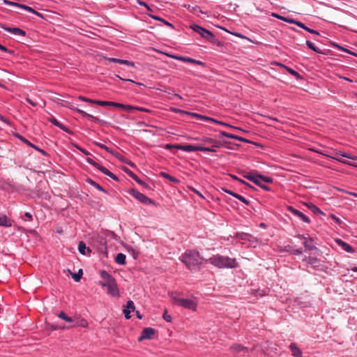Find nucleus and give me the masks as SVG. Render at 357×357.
<instances>
[{
  "label": "nucleus",
  "mask_w": 357,
  "mask_h": 357,
  "mask_svg": "<svg viewBox=\"0 0 357 357\" xmlns=\"http://www.w3.org/2000/svg\"><path fill=\"white\" fill-rule=\"evenodd\" d=\"M95 144L96 146H98V147L102 149H105V151H107V152L109 153H112L111 149H109V147H107V146L101 144V143H99V142H96Z\"/></svg>",
  "instance_id": "43"
},
{
  "label": "nucleus",
  "mask_w": 357,
  "mask_h": 357,
  "mask_svg": "<svg viewBox=\"0 0 357 357\" xmlns=\"http://www.w3.org/2000/svg\"><path fill=\"white\" fill-rule=\"evenodd\" d=\"M232 196L234 197L235 198L238 199V200H240L241 202H242L243 203H244L245 205H249L250 204V201L246 199L245 197H243V196L237 194V193H235V194H232Z\"/></svg>",
  "instance_id": "37"
},
{
  "label": "nucleus",
  "mask_w": 357,
  "mask_h": 357,
  "mask_svg": "<svg viewBox=\"0 0 357 357\" xmlns=\"http://www.w3.org/2000/svg\"><path fill=\"white\" fill-rule=\"evenodd\" d=\"M206 261L218 268H234L238 266V263L235 258L220 255H214Z\"/></svg>",
  "instance_id": "2"
},
{
  "label": "nucleus",
  "mask_w": 357,
  "mask_h": 357,
  "mask_svg": "<svg viewBox=\"0 0 357 357\" xmlns=\"http://www.w3.org/2000/svg\"><path fill=\"white\" fill-rule=\"evenodd\" d=\"M220 134L221 136H224V137H228V138H231V139H237V140L241 141V142H248L247 139H245V138H243L242 137H239L238 135L230 134V133H228V132H225V131H221L220 132Z\"/></svg>",
  "instance_id": "23"
},
{
  "label": "nucleus",
  "mask_w": 357,
  "mask_h": 357,
  "mask_svg": "<svg viewBox=\"0 0 357 357\" xmlns=\"http://www.w3.org/2000/svg\"><path fill=\"white\" fill-rule=\"evenodd\" d=\"M58 317L60 319H63V320H64V321H66V322H68V323H71L73 321L72 317L67 316L66 314V313L64 312H63V311H61V312H60L59 313Z\"/></svg>",
  "instance_id": "35"
},
{
  "label": "nucleus",
  "mask_w": 357,
  "mask_h": 357,
  "mask_svg": "<svg viewBox=\"0 0 357 357\" xmlns=\"http://www.w3.org/2000/svg\"><path fill=\"white\" fill-rule=\"evenodd\" d=\"M180 260L185 264L189 270L196 271L200 269L204 258L199 252L193 250H187L181 257Z\"/></svg>",
  "instance_id": "1"
},
{
  "label": "nucleus",
  "mask_w": 357,
  "mask_h": 357,
  "mask_svg": "<svg viewBox=\"0 0 357 357\" xmlns=\"http://www.w3.org/2000/svg\"><path fill=\"white\" fill-rule=\"evenodd\" d=\"M295 24H296L298 26L303 29L305 30L307 26L305 25V24H303V22H300V21H296V22H295Z\"/></svg>",
  "instance_id": "52"
},
{
  "label": "nucleus",
  "mask_w": 357,
  "mask_h": 357,
  "mask_svg": "<svg viewBox=\"0 0 357 357\" xmlns=\"http://www.w3.org/2000/svg\"><path fill=\"white\" fill-rule=\"evenodd\" d=\"M307 207L315 214H321L322 211L315 205L309 204L307 205Z\"/></svg>",
  "instance_id": "36"
},
{
  "label": "nucleus",
  "mask_w": 357,
  "mask_h": 357,
  "mask_svg": "<svg viewBox=\"0 0 357 357\" xmlns=\"http://www.w3.org/2000/svg\"><path fill=\"white\" fill-rule=\"evenodd\" d=\"M288 211L294 215L298 217L300 220H301L303 222L305 223H310V219L306 216L305 214H303L300 211L294 208L292 206L288 207Z\"/></svg>",
  "instance_id": "8"
},
{
  "label": "nucleus",
  "mask_w": 357,
  "mask_h": 357,
  "mask_svg": "<svg viewBox=\"0 0 357 357\" xmlns=\"http://www.w3.org/2000/svg\"><path fill=\"white\" fill-rule=\"evenodd\" d=\"M86 181L88 183H89L91 185L95 187L98 190L105 192H106V190L102 186H100L98 183H97L93 180H92L91 178H87Z\"/></svg>",
  "instance_id": "33"
},
{
  "label": "nucleus",
  "mask_w": 357,
  "mask_h": 357,
  "mask_svg": "<svg viewBox=\"0 0 357 357\" xmlns=\"http://www.w3.org/2000/svg\"><path fill=\"white\" fill-rule=\"evenodd\" d=\"M213 147L220 148V147L222 146L221 142H218L216 140H215L214 143H213Z\"/></svg>",
  "instance_id": "55"
},
{
  "label": "nucleus",
  "mask_w": 357,
  "mask_h": 357,
  "mask_svg": "<svg viewBox=\"0 0 357 357\" xmlns=\"http://www.w3.org/2000/svg\"><path fill=\"white\" fill-rule=\"evenodd\" d=\"M20 8H22L28 12L32 13L38 16H41V14L40 13L35 10L33 8L28 6L26 5L22 4V6H20Z\"/></svg>",
  "instance_id": "34"
},
{
  "label": "nucleus",
  "mask_w": 357,
  "mask_h": 357,
  "mask_svg": "<svg viewBox=\"0 0 357 357\" xmlns=\"http://www.w3.org/2000/svg\"><path fill=\"white\" fill-rule=\"evenodd\" d=\"M107 60L111 62L117 63H120V64H122V61H123V59H116V58H107Z\"/></svg>",
  "instance_id": "48"
},
{
  "label": "nucleus",
  "mask_w": 357,
  "mask_h": 357,
  "mask_svg": "<svg viewBox=\"0 0 357 357\" xmlns=\"http://www.w3.org/2000/svg\"><path fill=\"white\" fill-rule=\"evenodd\" d=\"M256 185H258L259 187H260L261 188L264 189L266 191H270L271 190V188L268 185L264 184L261 182L259 181V184H256Z\"/></svg>",
  "instance_id": "47"
},
{
  "label": "nucleus",
  "mask_w": 357,
  "mask_h": 357,
  "mask_svg": "<svg viewBox=\"0 0 357 357\" xmlns=\"http://www.w3.org/2000/svg\"><path fill=\"white\" fill-rule=\"evenodd\" d=\"M286 22H288L289 24H295L296 20L292 19V18L287 17V20Z\"/></svg>",
  "instance_id": "63"
},
{
  "label": "nucleus",
  "mask_w": 357,
  "mask_h": 357,
  "mask_svg": "<svg viewBox=\"0 0 357 357\" xmlns=\"http://www.w3.org/2000/svg\"><path fill=\"white\" fill-rule=\"evenodd\" d=\"M296 238H300V239H302V240H303V241L306 240V238H307V237H306V236H304V235H303V234H298V235H296Z\"/></svg>",
  "instance_id": "62"
},
{
  "label": "nucleus",
  "mask_w": 357,
  "mask_h": 357,
  "mask_svg": "<svg viewBox=\"0 0 357 357\" xmlns=\"http://www.w3.org/2000/svg\"><path fill=\"white\" fill-rule=\"evenodd\" d=\"M77 149L81 151L82 152L84 155H91L89 151H87L86 150L84 149H82V148H79V147H77Z\"/></svg>",
  "instance_id": "57"
},
{
  "label": "nucleus",
  "mask_w": 357,
  "mask_h": 357,
  "mask_svg": "<svg viewBox=\"0 0 357 357\" xmlns=\"http://www.w3.org/2000/svg\"><path fill=\"white\" fill-rule=\"evenodd\" d=\"M174 148L181 150L185 152H195L199 151L200 146H194L191 144L188 145H182V144H176L174 146Z\"/></svg>",
  "instance_id": "12"
},
{
  "label": "nucleus",
  "mask_w": 357,
  "mask_h": 357,
  "mask_svg": "<svg viewBox=\"0 0 357 357\" xmlns=\"http://www.w3.org/2000/svg\"><path fill=\"white\" fill-rule=\"evenodd\" d=\"M135 304H134V302L132 301H127V303H126V308L123 309V312L124 314V316H125V318L126 319H128L130 318V313L131 311H134L135 310Z\"/></svg>",
  "instance_id": "16"
},
{
  "label": "nucleus",
  "mask_w": 357,
  "mask_h": 357,
  "mask_svg": "<svg viewBox=\"0 0 357 357\" xmlns=\"http://www.w3.org/2000/svg\"><path fill=\"white\" fill-rule=\"evenodd\" d=\"M79 99L84 102L93 103V104H94V101L96 100L90 99V98H86L84 96H79Z\"/></svg>",
  "instance_id": "46"
},
{
  "label": "nucleus",
  "mask_w": 357,
  "mask_h": 357,
  "mask_svg": "<svg viewBox=\"0 0 357 357\" xmlns=\"http://www.w3.org/2000/svg\"><path fill=\"white\" fill-rule=\"evenodd\" d=\"M112 101H103V100H96L94 101V104H96L99 106L102 107H106V106H111Z\"/></svg>",
  "instance_id": "38"
},
{
  "label": "nucleus",
  "mask_w": 357,
  "mask_h": 357,
  "mask_svg": "<svg viewBox=\"0 0 357 357\" xmlns=\"http://www.w3.org/2000/svg\"><path fill=\"white\" fill-rule=\"evenodd\" d=\"M257 179L259 182H261V183L265 182V183H271L273 181V180L271 177L266 176L259 174H258Z\"/></svg>",
  "instance_id": "32"
},
{
  "label": "nucleus",
  "mask_w": 357,
  "mask_h": 357,
  "mask_svg": "<svg viewBox=\"0 0 357 357\" xmlns=\"http://www.w3.org/2000/svg\"><path fill=\"white\" fill-rule=\"evenodd\" d=\"M11 221L7 218L6 215H0V226L8 227H11Z\"/></svg>",
  "instance_id": "27"
},
{
  "label": "nucleus",
  "mask_w": 357,
  "mask_h": 357,
  "mask_svg": "<svg viewBox=\"0 0 357 357\" xmlns=\"http://www.w3.org/2000/svg\"><path fill=\"white\" fill-rule=\"evenodd\" d=\"M341 157H344V158H349V159H353V160L355 159V158H352V156L350 154H348V153H336V156L335 157L331 156V158L334 159V160H336L337 161H339V162H340L342 163L351 165V163H349L348 161H347L345 160H343Z\"/></svg>",
  "instance_id": "15"
},
{
  "label": "nucleus",
  "mask_w": 357,
  "mask_h": 357,
  "mask_svg": "<svg viewBox=\"0 0 357 357\" xmlns=\"http://www.w3.org/2000/svg\"><path fill=\"white\" fill-rule=\"evenodd\" d=\"M171 56L172 58H174V59H177V60L182 61L183 62L197 64V65H199V66H206L205 63H204V62H202L201 61H199V60H196V59L190 58V57L175 56Z\"/></svg>",
  "instance_id": "14"
},
{
  "label": "nucleus",
  "mask_w": 357,
  "mask_h": 357,
  "mask_svg": "<svg viewBox=\"0 0 357 357\" xmlns=\"http://www.w3.org/2000/svg\"><path fill=\"white\" fill-rule=\"evenodd\" d=\"M162 22L167 26L171 27V28H174V26L172 24L169 23V22L166 21L165 20L162 19Z\"/></svg>",
  "instance_id": "59"
},
{
  "label": "nucleus",
  "mask_w": 357,
  "mask_h": 357,
  "mask_svg": "<svg viewBox=\"0 0 357 357\" xmlns=\"http://www.w3.org/2000/svg\"><path fill=\"white\" fill-rule=\"evenodd\" d=\"M169 294L174 304L192 311L197 310V304L195 298H181L174 292H171Z\"/></svg>",
  "instance_id": "3"
},
{
  "label": "nucleus",
  "mask_w": 357,
  "mask_h": 357,
  "mask_svg": "<svg viewBox=\"0 0 357 357\" xmlns=\"http://www.w3.org/2000/svg\"><path fill=\"white\" fill-rule=\"evenodd\" d=\"M122 64L126 65V66H130V67L135 66V63L132 62V61H128V60L123 59Z\"/></svg>",
  "instance_id": "49"
},
{
  "label": "nucleus",
  "mask_w": 357,
  "mask_h": 357,
  "mask_svg": "<svg viewBox=\"0 0 357 357\" xmlns=\"http://www.w3.org/2000/svg\"><path fill=\"white\" fill-rule=\"evenodd\" d=\"M337 243L342 247V248L349 253L354 252V249L348 243H345L341 239L336 240Z\"/></svg>",
  "instance_id": "18"
},
{
  "label": "nucleus",
  "mask_w": 357,
  "mask_h": 357,
  "mask_svg": "<svg viewBox=\"0 0 357 357\" xmlns=\"http://www.w3.org/2000/svg\"><path fill=\"white\" fill-rule=\"evenodd\" d=\"M291 253L295 255H300L303 253V250L302 249H293L292 250H291Z\"/></svg>",
  "instance_id": "51"
},
{
  "label": "nucleus",
  "mask_w": 357,
  "mask_h": 357,
  "mask_svg": "<svg viewBox=\"0 0 357 357\" xmlns=\"http://www.w3.org/2000/svg\"><path fill=\"white\" fill-rule=\"evenodd\" d=\"M119 79H121L123 81H126V82H132V83H135L137 85H142V83H139V82H135V81H133L132 79H124V78H122L121 77L117 75L116 76Z\"/></svg>",
  "instance_id": "50"
},
{
  "label": "nucleus",
  "mask_w": 357,
  "mask_h": 357,
  "mask_svg": "<svg viewBox=\"0 0 357 357\" xmlns=\"http://www.w3.org/2000/svg\"><path fill=\"white\" fill-rule=\"evenodd\" d=\"M190 28L192 29L195 32L199 33L203 38H206L208 35L210 33V31L206 29L205 28L195 24H192L190 26Z\"/></svg>",
  "instance_id": "11"
},
{
  "label": "nucleus",
  "mask_w": 357,
  "mask_h": 357,
  "mask_svg": "<svg viewBox=\"0 0 357 357\" xmlns=\"http://www.w3.org/2000/svg\"><path fill=\"white\" fill-rule=\"evenodd\" d=\"M130 195L133 196L135 198L138 199L140 202L146 204V205H150L153 204V201L151 200L150 198H149L147 196L144 195L143 193L132 189L130 192Z\"/></svg>",
  "instance_id": "5"
},
{
  "label": "nucleus",
  "mask_w": 357,
  "mask_h": 357,
  "mask_svg": "<svg viewBox=\"0 0 357 357\" xmlns=\"http://www.w3.org/2000/svg\"><path fill=\"white\" fill-rule=\"evenodd\" d=\"M24 216L29 220H32V215L31 213L29 212H26L24 213Z\"/></svg>",
  "instance_id": "56"
},
{
  "label": "nucleus",
  "mask_w": 357,
  "mask_h": 357,
  "mask_svg": "<svg viewBox=\"0 0 357 357\" xmlns=\"http://www.w3.org/2000/svg\"><path fill=\"white\" fill-rule=\"evenodd\" d=\"M76 111L80 114L82 116L84 117H88V118H90V119H93L94 116L91 114H89L88 113H86V112L82 110V109H76Z\"/></svg>",
  "instance_id": "42"
},
{
  "label": "nucleus",
  "mask_w": 357,
  "mask_h": 357,
  "mask_svg": "<svg viewBox=\"0 0 357 357\" xmlns=\"http://www.w3.org/2000/svg\"><path fill=\"white\" fill-rule=\"evenodd\" d=\"M306 45H307V47L311 49L312 50H313L314 52H317V53H319L320 52V50H319L318 47H317L312 42H310V40H307L306 41Z\"/></svg>",
  "instance_id": "40"
},
{
  "label": "nucleus",
  "mask_w": 357,
  "mask_h": 357,
  "mask_svg": "<svg viewBox=\"0 0 357 357\" xmlns=\"http://www.w3.org/2000/svg\"><path fill=\"white\" fill-rule=\"evenodd\" d=\"M1 28L6 31L10 33L15 36H18L20 37H24L26 36V32L17 27H8L5 25L1 26Z\"/></svg>",
  "instance_id": "10"
},
{
  "label": "nucleus",
  "mask_w": 357,
  "mask_h": 357,
  "mask_svg": "<svg viewBox=\"0 0 357 357\" xmlns=\"http://www.w3.org/2000/svg\"><path fill=\"white\" fill-rule=\"evenodd\" d=\"M305 31H307V32L311 33H314V34H317V35L319 34L317 31L310 29L307 26L306 27Z\"/></svg>",
  "instance_id": "53"
},
{
  "label": "nucleus",
  "mask_w": 357,
  "mask_h": 357,
  "mask_svg": "<svg viewBox=\"0 0 357 357\" xmlns=\"http://www.w3.org/2000/svg\"><path fill=\"white\" fill-rule=\"evenodd\" d=\"M0 50L2 51V52H9V53H12L13 52V51L9 50L5 46H3V45H2L1 44H0Z\"/></svg>",
  "instance_id": "54"
},
{
  "label": "nucleus",
  "mask_w": 357,
  "mask_h": 357,
  "mask_svg": "<svg viewBox=\"0 0 357 357\" xmlns=\"http://www.w3.org/2000/svg\"><path fill=\"white\" fill-rule=\"evenodd\" d=\"M82 270L79 269L77 273L72 274V278L75 282H79L82 278Z\"/></svg>",
  "instance_id": "39"
},
{
  "label": "nucleus",
  "mask_w": 357,
  "mask_h": 357,
  "mask_svg": "<svg viewBox=\"0 0 357 357\" xmlns=\"http://www.w3.org/2000/svg\"><path fill=\"white\" fill-rule=\"evenodd\" d=\"M151 17L153 19H154V20H158V21H161V22H162V17H159V16H156V15H151Z\"/></svg>",
  "instance_id": "64"
},
{
  "label": "nucleus",
  "mask_w": 357,
  "mask_h": 357,
  "mask_svg": "<svg viewBox=\"0 0 357 357\" xmlns=\"http://www.w3.org/2000/svg\"><path fill=\"white\" fill-rule=\"evenodd\" d=\"M230 349L232 352L237 354L241 352H243L244 354H245L246 352H248V348L243 347L241 344H234L231 346Z\"/></svg>",
  "instance_id": "22"
},
{
  "label": "nucleus",
  "mask_w": 357,
  "mask_h": 357,
  "mask_svg": "<svg viewBox=\"0 0 357 357\" xmlns=\"http://www.w3.org/2000/svg\"><path fill=\"white\" fill-rule=\"evenodd\" d=\"M222 190L225 192L226 193L229 194V195H231L232 196V194H235L236 192L231 191V190H229L228 189H226V188H222Z\"/></svg>",
  "instance_id": "58"
},
{
  "label": "nucleus",
  "mask_w": 357,
  "mask_h": 357,
  "mask_svg": "<svg viewBox=\"0 0 357 357\" xmlns=\"http://www.w3.org/2000/svg\"><path fill=\"white\" fill-rule=\"evenodd\" d=\"M78 250L82 255H85L86 250L91 252V250L89 248H86L85 243L82 241L79 243Z\"/></svg>",
  "instance_id": "31"
},
{
  "label": "nucleus",
  "mask_w": 357,
  "mask_h": 357,
  "mask_svg": "<svg viewBox=\"0 0 357 357\" xmlns=\"http://www.w3.org/2000/svg\"><path fill=\"white\" fill-rule=\"evenodd\" d=\"M3 3L6 5L15 6V7H18V8H20V6L22 5L21 3L14 2V1H10L9 0H3Z\"/></svg>",
  "instance_id": "41"
},
{
  "label": "nucleus",
  "mask_w": 357,
  "mask_h": 357,
  "mask_svg": "<svg viewBox=\"0 0 357 357\" xmlns=\"http://www.w3.org/2000/svg\"><path fill=\"white\" fill-rule=\"evenodd\" d=\"M289 349L292 352L294 357H304L301 349L297 347L296 343H291L289 345Z\"/></svg>",
  "instance_id": "19"
},
{
  "label": "nucleus",
  "mask_w": 357,
  "mask_h": 357,
  "mask_svg": "<svg viewBox=\"0 0 357 357\" xmlns=\"http://www.w3.org/2000/svg\"><path fill=\"white\" fill-rule=\"evenodd\" d=\"M205 39L219 47H222L223 45L222 42L220 41L211 31Z\"/></svg>",
  "instance_id": "20"
},
{
  "label": "nucleus",
  "mask_w": 357,
  "mask_h": 357,
  "mask_svg": "<svg viewBox=\"0 0 357 357\" xmlns=\"http://www.w3.org/2000/svg\"><path fill=\"white\" fill-rule=\"evenodd\" d=\"M312 238L310 237H307L306 240L303 241V245H304L306 250H314L317 249L315 246L310 243V242H312Z\"/></svg>",
  "instance_id": "26"
},
{
  "label": "nucleus",
  "mask_w": 357,
  "mask_h": 357,
  "mask_svg": "<svg viewBox=\"0 0 357 357\" xmlns=\"http://www.w3.org/2000/svg\"><path fill=\"white\" fill-rule=\"evenodd\" d=\"M126 257L123 253H119L115 257V261L120 265L126 264Z\"/></svg>",
  "instance_id": "28"
},
{
  "label": "nucleus",
  "mask_w": 357,
  "mask_h": 357,
  "mask_svg": "<svg viewBox=\"0 0 357 357\" xmlns=\"http://www.w3.org/2000/svg\"><path fill=\"white\" fill-rule=\"evenodd\" d=\"M139 4L141 5V6H143L144 7H146L148 10H151V8L150 7L147 5L146 3L144 2V1H139Z\"/></svg>",
  "instance_id": "60"
},
{
  "label": "nucleus",
  "mask_w": 357,
  "mask_h": 357,
  "mask_svg": "<svg viewBox=\"0 0 357 357\" xmlns=\"http://www.w3.org/2000/svg\"><path fill=\"white\" fill-rule=\"evenodd\" d=\"M279 66H282L283 68H284L291 75H293L294 77H296V79H301L303 77L296 70H294V69L288 67V66H286L283 64H281V63H279L278 64Z\"/></svg>",
  "instance_id": "24"
},
{
  "label": "nucleus",
  "mask_w": 357,
  "mask_h": 357,
  "mask_svg": "<svg viewBox=\"0 0 357 357\" xmlns=\"http://www.w3.org/2000/svg\"><path fill=\"white\" fill-rule=\"evenodd\" d=\"M92 163L93 164H91V165H92L93 167L98 169L99 171H100L105 175H107V176H109V178H111L112 179H113L114 181H119L118 177L114 174L111 172L109 169H107L106 167L99 165L95 160Z\"/></svg>",
  "instance_id": "7"
},
{
  "label": "nucleus",
  "mask_w": 357,
  "mask_h": 357,
  "mask_svg": "<svg viewBox=\"0 0 357 357\" xmlns=\"http://www.w3.org/2000/svg\"><path fill=\"white\" fill-rule=\"evenodd\" d=\"M248 180L253 182L255 184H259L258 174L257 173H248L243 176Z\"/></svg>",
  "instance_id": "25"
},
{
  "label": "nucleus",
  "mask_w": 357,
  "mask_h": 357,
  "mask_svg": "<svg viewBox=\"0 0 357 357\" xmlns=\"http://www.w3.org/2000/svg\"><path fill=\"white\" fill-rule=\"evenodd\" d=\"M128 174L132 178H133L138 184L141 185H146V183L141 180L135 174H134L133 172H132L131 171H129L128 172Z\"/></svg>",
  "instance_id": "30"
},
{
  "label": "nucleus",
  "mask_w": 357,
  "mask_h": 357,
  "mask_svg": "<svg viewBox=\"0 0 357 357\" xmlns=\"http://www.w3.org/2000/svg\"><path fill=\"white\" fill-rule=\"evenodd\" d=\"M106 288L108 294L113 297H119V290L116 280H114L113 282H112L110 284L106 287Z\"/></svg>",
  "instance_id": "13"
},
{
  "label": "nucleus",
  "mask_w": 357,
  "mask_h": 357,
  "mask_svg": "<svg viewBox=\"0 0 357 357\" xmlns=\"http://www.w3.org/2000/svg\"><path fill=\"white\" fill-rule=\"evenodd\" d=\"M23 141H24L26 144H28L29 146H31V147H33V148L36 149V146L35 145H33V144H31L30 142H29L27 139H23Z\"/></svg>",
  "instance_id": "61"
},
{
  "label": "nucleus",
  "mask_w": 357,
  "mask_h": 357,
  "mask_svg": "<svg viewBox=\"0 0 357 357\" xmlns=\"http://www.w3.org/2000/svg\"><path fill=\"white\" fill-rule=\"evenodd\" d=\"M199 151H203V152H215L216 151L215 149H212V148L204 147V146H200Z\"/></svg>",
  "instance_id": "44"
},
{
  "label": "nucleus",
  "mask_w": 357,
  "mask_h": 357,
  "mask_svg": "<svg viewBox=\"0 0 357 357\" xmlns=\"http://www.w3.org/2000/svg\"><path fill=\"white\" fill-rule=\"evenodd\" d=\"M160 176L172 182H174V183H178L179 181L178 179H177L176 178L174 177V176H172L171 175H169V174L165 172H160Z\"/></svg>",
  "instance_id": "29"
},
{
  "label": "nucleus",
  "mask_w": 357,
  "mask_h": 357,
  "mask_svg": "<svg viewBox=\"0 0 357 357\" xmlns=\"http://www.w3.org/2000/svg\"><path fill=\"white\" fill-rule=\"evenodd\" d=\"M188 114H190L192 116H195L199 119L204 120L206 121L213 122V123H218V120H216L213 118H211V117H208L206 116H204V115H201V114H199L197 113H192V112H188Z\"/></svg>",
  "instance_id": "21"
},
{
  "label": "nucleus",
  "mask_w": 357,
  "mask_h": 357,
  "mask_svg": "<svg viewBox=\"0 0 357 357\" xmlns=\"http://www.w3.org/2000/svg\"><path fill=\"white\" fill-rule=\"evenodd\" d=\"M155 329L153 328H145L142 330L141 335L139 337L138 340L142 341L143 340H151L153 335L155 334Z\"/></svg>",
  "instance_id": "9"
},
{
  "label": "nucleus",
  "mask_w": 357,
  "mask_h": 357,
  "mask_svg": "<svg viewBox=\"0 0 357 357\" xmlns=\"http://www.w3.org/2000/svg\"><path fill=\"white\" fill-rule=\"evenodd\" d=\"M162 317L167 322H171L172 321V317H171L170 314H168L167 310L164 312V314L162 315Z\"/></svg>",
  "instance_id": "45"
},
{
  "label": "nucleus",
  "mask_w": 357,
  "mask_h": 357,
  "mask_svg": "<svg viewBox=\"0 0 357 357\" xmlns=\"http://www.w3.org/2000/svg\"><path fill=\"white\" fill-rule=\"evenodd\" d=\"M100 277L104 280L103 282L100 281L99 282V284L101 285L102 287H106L109 284H110L112 282H113L115 279L114 277L110 275L109 273H107L106 271H101L100 273Z\"/></svg>",
  "instance_id": "6"
},
{
  "label": "nucleus",
  "mask_w": 357,
  "mask_h": 357,
  "mask_svg": "<svg viewBox=\"0 0 357 357\" xmlns=\"http://www.w3.org/2000/svg\"><path fill=\"white\" fill-rule=\"evenodd\" d=\"M111 107L118 108V109H121L126 110L127 112H131L132 110H138V111H142V112H150L149 109L144 108V107H134V106H131V105H123V104L115 102H111Z\"/></svg>",
  "instance_id": "4"
},
{
  "label": "nucleus",
  "mask_w": 357,
  "mask_h": 357,
  "mask_svg": "<svg viewBox=\"0 0 357 357\" xmlns=\"http://www.w3.org/2000/svg\"><path fill=\"white\" fill-rule=\"evenodd\" d=\"M50 121L55 126L59 128L61 130L65 131L68 134H71L72 131L69 130L66 126H65L63 123H60L56 118L52 117L50 119Z\"/></svg>",
  "instance_id": "17"
}]
</instances>
